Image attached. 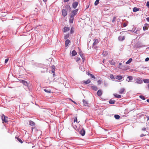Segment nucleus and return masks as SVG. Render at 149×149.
Masks as SVG:
<instances>
[{"label": "nucleus", "mask_w": 149, "mask_h": 149, "mask_svg": "<svg viewBox=\"0 0 149 149\" xmlns=\"http://www.w3.org/2000/svg\"><path fill=\"white\" fill-rule=\"evenodd\" d=\"M104 84L105 85H107V83H106L104 82Z\"/></svg>", "instance_id": "nucleus-60"}, {"label": "nucleus", "mask_w": 149, "mask_h": 149, "mask_svg": "<svg viewBox=\"0 0 149 149\" xmlns=\"http://www.w3.org/2000/svg\"><path fill=\"white\" fill-rule=\"evenodd\" d=\"M110 77L111 79H115L114 76L113 74H110Z\"/></svg>", "instance_id": "nucleus-37"}, {"label": "nucleus", "mask_w": 149, "mask_h": 149, "mask_svg": "<svg viewBox=\"0 0 149 149\" xmlns=\"http://www.w3.org/2000/svg\"><path fill=\"white\" fill-rule=\"evenodd\" d=\"M93 41L94 42L93 44V47L95 49H96L97 48V45L98 43L99 42V40L98 39H94Z\"/></svg>", "instance_id": "nucleus-1"}, {"label": "nucleus", "mask_w": 149, "mask_h": 149, "mask_svg": "<svg viewBox=\"0 0 149 149\" xmlns=\"http://www.w3.org/2000/svg\"><path fill=\"white\" fill-rule=\"evenodd\" d=\"M8 58L6 59L5 61V63H7L8 62Z\"/></svg>", "instance_id": "nucleus-48"}, {"label": "nucleus", "mask_w": 149, "mask_h": 149, "mask_svg": "<svg viewBox=\"0 0 149 149\" xmlns=\"http://www.w3.org/2000/svg\"><path fill=\"white\" fill-rule=\"evenodd\" d=\"M29 125L32 127H33L35 125V123L32 121H29Z\"/></svg>", "instance_id": "nucleus-22"}, {"label": "nucleus", "mask_w": 149, "mask_h": 149, "mask_svg": "<svg viewBox=\"0 0 149 149\" xmlns=\"http://www.w3.org/2000/svg\"><path fill=\"white\" fill-rule=\"evenodd\" d=\"M109 103L111 104H113L115 103V101L114 100H111L109 101Z\"/></svg>", "instance_id": "nucleus-27"}, {"label": "nucleus", "mask_w": 149, "mask_h": 149, "mask_svg": "<svg viewBox=\"0 0 149 149\" xmlns=\"http://www.w3.org/2000/svg\"><path fill=\"white\" fill-rule=\"evenodd\" d=\"M127 78H128L129 80V81H128L129 82V81H131L133 79V77L131 76H128L127 77Z\"/></svg>", "instance_id": "nucleus-26"}, {"label": "nucleus", "mask_w": 149, "mask_h": 149, "mask_svg": "<svg viewBox=\"0 0 149 149\" xmlns=\"http://www.w3.org/2000/svg\"><path fill=\"white\" fill-rule=\"evenodd\" d=\"M80 59V58L79 57H77L76 58V61L77 62H78Z\"/></svg>", "instance_id": "nucleus-45"}, {"label": "nucleus", "mask_w": 149, "mask_h": 149, "mask_svg": "<svg viewBox=\"0 0 149 149\" xmlns=\"http://www.w3.org/2000/svg\"><path fill=\"white\" fill-rule=\"evenodd\" d=\"M83 102L84 105L85 106H86L88 104V103L87 101H86L85 100H83Z\"/></svg>", "instance_id": "nucleus-31"}, {"label": "nucleus", "mask_w": 149, "mask_h": 149, "mask_svg": "<svg viewBox=\"0 0 149 149\" xmlns=\"http://www.w3.org/2000/svg\"><path fill=\"white\" fill-rule=\"evenodd\" d=\"M67 14V11L66 10L63 9L62 10V15L64 17H65Z\"/></svg>", "instance_id": "nucleus-5"}, {"label": "nucleus", "mask_w": 149, "mask_h": 149, "mask_svg": "<svg viewBox=\"0 0 149 149\" xmlns=\"http://www.w3.org/2000/svg\"><path fill=\"white\" fill-rule=\"evenodd\" d=\"M123 26L124 27H125L126 26H127V25L125 23H124L123 24Z\"/></svg>", "instance_id": "nucleus-50"}, {"label": "nucleus", "mask_w": 149, "mask_h": 149, "mask_svg": "<svg viewBox=\"0 0 149 149\" xmlns=\"http://www.w3.org/2000/svg\"><path fill=\"white\" fill-rule=\"evenodd\" d=\"M82 68H83V67L82 66H81L80 67V68H81V70L82 69Z\"/></svg>", "instance_id": "nucleus-55"}, {"label": "nucleus", "mask_w": 149, "mask_h": 149, "mask_svg": "<svg viewBox=\"0 0 149 149\" xmlns=\"http://www.w3.org/2000/svg\"><path fill=\"white\" fill-rule=\"evenodd\" d=\"M149 60V58H148V57H147L145 59V61H148Z\"/></svg>", "instance_id": "nucleus-47"}, {"label": "nucleus", "mask_w": 149, "mask_h": 149, "mask_svg": "<svg viewBox=\"0 0 149 149\" xmlns=\"http://www.w3.org/2000/svg\"><path fill=\"white\" fill-rule=\"evenodd\" d=\"M110 63L112 65H114L115 64V62L113 61V60H112L111 61H109Z\"/></svg>", "instance_id": "nucleus-21"}, {"label": "nucleus", "mask_w": 149, "mask_h": 149, "mask_svg": "<svg viewBox=\"0 0 149 149\" xmlns=\"http://www.w3.org/2000/svg\"><path fill=\"white\" fill-rule=\"evenodd\" d=\"M99 0H96L94 4L95 6H97L99 3Z\"/></svg>", "instance_id": "nucleus-36"}, {"label": "nucleus", "mask_w": 149, "mask_h": 149, "mask_svg": "<svg viewBox=\"0 0 149 149\" xmlns=\"http://www.w3.org/2000/svg\"><path fill=\"white\" fill-rule=\"evenodd\" d=\"M91 82V81L89 79H88L87 81H84V83L86 84H89Z\"/></svg>", "instance_id": "nucleus-33"}, {"label": "nucleus", "mask_w": 149, "mask_h": 149, "mask_svg": "<svg viewBox=\"0 0 149 149\" xmlns=\"http://www.w3.org/2000/svg\"><path fill=\"white\" fill-rule=\"evenodd\" d=\"M74 20V17H71L70 16V17L69 19V22L70 23H72L73 22Z\"/></svg>", "instance_id": "nucleus-13"}, {"label": "nucleus", "mask_w": 149, "mask_h": 149, "mask_svg": "<svg viewBox=\"0 0 149 149\" xmlns=\"http://www.w3.org/2000/svg\"><path fill=\"white\" fill-rule=\"evenodd\" d=\"M139 10V9L136 7H134L133 9V11L134 12H136Z\"/></svg>", "instance_id": "nucleus-28"}, {"label": "nucleus", "mask_w": 149, "mask_h": 149, "mask_svg": "<svg viewBox=\"0 0 149 149\" xmlns=\"http://www.w3.org/2000/svg\"><path fill=\"white\" fill-rule=\"evenodd\" d=\"M114 117L116 119H118L120 118V116L118 115H115L114 116Z\"/></svg>", "instance_id": "nucleus-35"}, {"label": "nucleus", "mask_w": 149, "mask_h": 149, "mask_svg": "<svg viewBox=\"0 0 149 149\" xmlns=\"http://www.w3.org/2000/svg\"><path fill=\"white\" fill-rule=\"evenodd\" d=\"M79 54L81 56L83 59V54L81 52H81H79Z\"/></svg>", "instance_id": "nucleus-41"}, {"label": "nucleus", "mask_w": 149, "mask_h": 149, "mask_svg": "<svg viewBox=\"0 0 149 149\" xmlns=\"http://www.w3.org/2000/svg\"><path fill=\"white\" fill-rule=\"evenodd\" d=\"M78 10V9H76L73 10L71 12L70 16L71 17H74V16L77 14Z\"/></svg>", "instance_id": "nucleus-3"}, {"label": "nucleus", "mask_w": 149, "mask_h": 149, "mask_svg": "<svg viewBox=\"0 0 149 149\" xmlns=\"http://www.w3.org/2000/svg\"><path fill=\"white\" fill-rule=\"evenodd\" d=\"M108 53L106 51H104L102 53V55L104 56H105L107 55Z\"/></svg>", "instance_id": "nucleus-18"}, {"label": "nucleus", "mask_w": 149, "mask_h": 149, "mask_svg": "<svg viewBox=\"0 0 149 149\" xmlns=\"http://www.w3.org/2000/svg\"><path fill=\"white\" fill-rule=\"evenodd\" d=\"M70 40H68V39L66 40L65 41V47H67L68 46V44L70 43Z\"/></svg>", "instance_id": "nucleus-8"}, {"label": "nucleus", "mask_w": 149, "mask_h": 149, "mask_svg": "<svg viewBox=\"0 0 149 149\" xmlns=\"http://www.w3.org/2000/svg\"><path fill=\"white\" fill-rule=\"evenodd\" d=\"M114 96L115 97L118 98H120L121 97V96L120 95H118L117 94H114Z\"/></svg>", "instance_id": "nucleus-17"}, {"label": "nucleus", "mask_w": 149, "mask_h": 149, "mask_svg": "<svg viewBox=\"0 0 149 149\" xmlns=\"http://www.w3.org/2000/svg\"><path fill=\"white\" fill-rule=\"evenodd\" d=\"M1 119L3 121V123H6L8 122V118L7 117L5 116L4 115L2 114L1 116Z\"/></svg>", "instance_id": "nucleus-2"}, {"label": "nucleus", "mask_w": 149, "mask_h": 149, "mask_svg": "<svg viewBox=\"0 0 149 149\" xmlns=\"http://www.w3.org/2000/svg\"><path fill=\"white\" fill-rule=\"evenodd\" d=\"M147 101L148 102H149V99L147 100Z\"/></svg>", "instance_id": "nucleus-59"}, {"label": "nucleus", "mask_w": 149, "mask_h": 149, "mask_svg": "<svg viewBox=\"0 0 149 149\" xmlns=\"http://www.w3.org/2000/svg\"><path fill=\"white\" fill-rule=\"evenodd\" d=\"M91 87L92 89L95 91H96L97 90V88L96 86H92Z\"/></svg>", "instance_id": "nucleus-23"}, {"label": "nucleus", "mask_w": 149, "mask_h": 149, "mask_svg": "<svg viewBox=\"0 0 149 149\" xmlns=\"http://www.w3.org/2000/svg\"><path fill=\"white\" fill-rule=\"evenodd\" d=\"M149 118H148V120Z\"/></svg>", "instance_id": "nucleus-62"}, {"label": "nucleus", "mask_w": 149, "mask_h": 149, "mask_svg": "<svg viewBox=\"0 0 149 149\" xmlns=\"http://www.w3.org/2000/svg\"><path fill=\"white\" fill-rule=\"evenodd\" d=\"M21 82L25 86H27L28 84L27 82L24 80H21Z\"/></svg>", "instance_id": "nucleus-15"}, {"label": "nucleus", "mask_w": 149, "mask_h": 149, "mask_svg": "<svg viewBox=\"0 0 149 149\" xmlns=\"http://www.w3.org/2000/svg\"><path fill=\"white\" fill-rule=\"evenodd\" d=\"M88 74L89 76H90L92 78H93L94 79H95V76L94 75H93L92 74L88 72Z\"/></svg>", "instance_id": "nucleus-25"}, {"label": "nucleus", "mask_w": 149, "mask_h": 149, "mask_svg": "<svg viewBox=\"0 0 149 149\" xmlns=\"http://www.w3.org/2000/svg\"><path fill=\"white\" fill-rule=\"evenodd\" d=\"M15 138L17 139V140H18V141L20 142L21 143H23V142L22 140L21 139H20L18 138L17 137H16Z\"/></svg>", "instance_id": "nucleus-32"}, {"label": "nucleus", "mask_w": 149, "mask_h": 149, "mask_svg": "<svg viewBox=\"0 0 149 149\" xmlns=\"http://www.w3.org/2000/svg\"><path fill=\"white\" fill-rule=\"evenodd\" d=\"M119 68L124 70H126L128 69V68L127 67L125 66H122L121 67L119 66Z\"/></svg>", "instance_id": "nucleus-6"}, {"label": "nucleus", "mask_w": 149, "mask_h": 149, "mask_svg": "<svg viewBox=\"0 0 149 149\" xmlns=\"http://www.w3.org/2000/svg\"><path fill=\"white\" fill-rule=\"evenodd\" d=\"M135 81H136V83L139 84H141L143 82L142 80L140 78L136 79Z\"/></svg>", "instance_id": "nucleus-4"}, {"label": "nucleus", "mask_w": 149, "mask_h": 149, "mask_svg": "<svg viewBox=\"0 0 149 149\" xmlns=\"http://www.w3.org/2000/svg\"><path fill=\"white\" fill-rule=\"evenodd\" d=\"M77 54V53L75 50H74L72 51V56H75Z\"/></svg>", "instance_id": "nucleus-20"}, {"label": "nucleus", "mask_w": 149, "mask_h": 149, "mask_svg": "<svg viewBox=\"0 0 149 149\" xmlns=\"http://www.w3.org/2000/svg\"><path fill=\"white\" fill-rule=\"evenodd\" d=\"M148 88L149 89V84H148Z\"/></svg>", "instance_id": "nucleus-61"}, {"label": "nucleus", "mask_w": 149, "mask_h": 149, "mask_svg": "<svg viewBox=\"0 0 149 149\" xmlns=\"http://www.w3.org/2000/svg\"><path fill=\"white\" fill-rule=\"evenodd\" d=\"M72 125L74 128H76L77 127L75 125H74L73 123H72Z\"/></svg>", "instance_id": "nucleus-46"}, {"label": "nucleus", "mask_w": 149, "mask_h": 149, "mask_svg": "<svg viewBox=\"0 0 149 149\" xmlns=\"http://www.w3.org/2000/svg\"><path fill=\"white\" fill-rule=\"evenodd\" d=\"M69 34H67L64 36V39H67L69 38Z\"/></svg>", "instance_id": "nucleus-34"}, {"label": "nucleus", "mask_w": 149, "mask_h": 149, "mask_svg": "<svg viewBox=\"0 0 149 149\" xmlns=\"http://www.w3.org/2000/svg\"><path fill=\"white\" fill-rule=\"evenodd\" d=\"M146 19L148 22H149V17H147Z\"/></svg>", "instance_id": "nucleus-52"}, {"label": "nucleus", "mask_w": 149, "mask_h": 149, "mask_svg": "<svg viewBox=\"0 0 149 149\" xmlns=\"http://www.w3.org/2000/svg\"><path fill=\"white\" fill-rule=\"evenodd\" d=\"M97 82L98 83V84H101L102 82L101 80H98Z\"/></svg>", "instance_id": "nucleus-44"}, {"label": "nucleus", "mask_w": 149, "mask_h": 149, "mask_svg": "<svg viewBox=\"0 0 149 149\" xmlns=\"http://www.w3.org/2000/svg\"><path fill=\"white\" fill-rule=\"evenodd\" d=\"M122 65V63H119V65Z\"/></svg>", "instance_id": "nucleus-57"}, {"label": "nucleus", "mask_w": 149, "mask_h": 149, "mask_svg": "<svg viewBox=\"0 0 149 149\" xmlns=\"http://www.w3.org/2000/svg\"><path fill=\"white\" fill-rule=\"evenodd\" d=\"M125 39V36H120L118 37V39L120 41H122Z\"/></svg>", "instance_id": "nucleus-9"}, {"label": "nucleus", "mask_w": 149, "mask_h": 149, "mask_svg": "<svg viewBox=\"0 0 149 149\" xmlns=\"http://www.w3.org/2000/svg\"><path fill=\"white\" fill-rule=\"evenodd\" d=\"M77 117L76 116L74 118V123H75V122H76L77 123H79V122L77 121Z\"/></svg>", "instance_id": "nucleus-24"}, {"label": "nucleus", "mask_w": 149, "mask_h": 149, "mask_svg": "<svg viewBox=\"0 0 149 149\" xmlns=\"http://www.w3.org/2000/svg\"><path fill=\"white\" fill-rule=\"evenodd\" d=\"M44 91L45 92H46L49 93H51V92L50 91H48L46 89H44Z\"/></svg>", "instance_id": "nucleus-40"}, {"label": "nucleus", "mask_w": 149, "mask_h": 149, "mask_svg": "<svg viewBox=\"0 0 149 149\" xmlns=\"http://www.w3.org/2000/svg\"><path fill=\"white\" fill-rule=\"evenodd\" d=\"M146 6H148V8H149V2H148L146 4Z\"/></svg>", "instance_id": "nucleus-49"}, {"label": "nucleus", "mask_w": 149, "mask_h": 149, "mask_svg": "<svg viewBox=\"0 0 149 149\" xmlns=\"http://www.w3.org/2000/svg\"><path fill=\"white\" fill-rule=\"evenodd\" d=\"M116 17H113V20H112V22L113 23L114 22H115V21L116 20Z\"/></svg>", "instance_id": "nucleus-42"}, {"label": "nucleus", "mask_w": 149, "mask_h": 149, "mask_svg": "<svg viewBox=\"0 0 149 149\" xmlns=\"http://www.w3.org/2000/svg\"><path fill=\"white\" fill-rule=\"evenodd\" d=\"M132 61V58H130L129 60L126 63V64H128L130 63Z\"/></svg>", "instance_id": "nucleus-29"}, {"label": "nucleus", "mask_w": 149, "mask_h": 149, "mask_svg": "<svg viewBox=\"0 0 149 149\" xmlns=\"http://www.w3.org/2000/svg\"><path fill=\"white\" fill-rule=\"evenodd\" d=\"M143 81L145 83H149V79H145L143 80Z\"/></svg>", "instance_id": "nucleus-30"}, {"label": "nucleus", "mask_w": 149, "mask_h": 149, "mask_svg": "<svg viewBox=\"0 0 149 149\" xmlns=\"http://www.w3.org/2000/svg\"><path fill=\"white\" fill-rule=\"evenodd\" d=\"M78 5V2H74L72 4V6L74 8H75Z\"/></svg>", "instance_id": "nucleus-7"}, {"label": "nucleus", "mask_w": 149, "mask_h": 149, "mask_svg": "<svg viewBox=\"0 0 149 149\" xmlns=\"http://www.w3.org/2000/svg\"><path fill=\"white\" fill-rule=\"evenodd\" d=\"M97 94L98 96H100L102 94V92L101 90H99L97 91Z\"/></svg>", "instance_id": "nucleus-12"}, {"label": "nucleus", "mask_w": 149, "mask_h": 149, "mask_svg": "<svg viewBox=\"0 0 149 149\" xmlns=\"http://www.w3.org/2000/svg\"><path fill=\"white\" fill-rule=\"evenodd\" d=\"M43 1L44 2H46L47 1V0H43Z\"/></svg>", "instance_id": "nucleus-58"}, {"label": "nucleus", "mask_w": 149, "mask_h": 149, "mask_svg": "<svg viewBox=\"0 0 149 149\" xmlns=\"http://www.w3.org/2000/svg\"><path fill=\"white\" fill-rule=\"evenodd\" d=\"M52 73H54L55 69V67L54 65H52Z\"/></svg>", "instance_id": "nucleus-16"}, {"label": "nucleus", "mask_w": 149, "mask_h": 149, "mask_svg": "<svg viewBox=\"0 0 149 149\" xmlns=\"http://www.w3.org/2000/svg\"><path fill=\"white\" fill-rule=\"evenodd\" d=\"M80 134L82 135V136H84L85 134V130L83 129H82L80 131Z\"/></svg>", "instance_id": "nucleus-11"}, {"label": "nucleus", "mask_w": 149, "mask_h": 149, "mask_svg": "<svg viewBox=\"0 0 149 149\" xmlns=\"http://www.w3.org/2000/svg\"><path fill=\"white\" fill-rule=\"evenodd\" d=\"M145 136V135H143V134H141L140 136L141 137H142V136Z\"/></svg>", "instance_id": "nucleus-54"}, {"label": "nucleus", "mask_w": 149, "mask_h": 149, "mask_svg": "<svg viewBox=\"0 0 149 149\" xmlns=\"http://www.w3.org/2000/svg\"><path fill=\"white\" fill-rule=\"evenodd\" d=\"M148 70H149V69Z\"/></svg>", "instance_id": "nucleus-63"}, {"label": "nucleus", "mask_w": 149, "mask_h": 149, "mask_svg": "<svg viewBox=\"0 0 149 149\" xmlns=\"http://www.w3.org/2000/svg\"><path fill=\"white\" fill-rule=\"evenodd\" d=\"M115 78L118 80H121L123 79V77L121 75H117L116 77Z\"/></svg>", "instance_id": "nucleus-10"}, {"label": "nucleus", "mask_w": 149, "mask_h": 149, "mask_svg": "<svg viewBox=\"0 0 149 149\" xmlns=\"http://www.w3.org/2000/svg\"><path fill=\"white\" fill-rule=\"evenodd\" d=\"M69 0H64V2H67Z\"/></svg>", "instance_id": "nucleus-53"}, {"label": "nucleus", "mask_w": 149, "mask_h": 149, "mask_svg": "<svg viewBox=\"0 0 149 149\" xmlns=\"http://www.w3.org/2000/svg\"><path fill=\"white\" fill-rule=\"evenodd\" d=\"M146 129L145 128L143 127L142 129V130L143 131H145Z\"/></svg>", "instance_id": "nucleus-51"}, {"label": "nucleus", "mask_w": 149, "mask_h": 149, "mask_svg": "<svg viewBox=\"0 0 149 149\" xmlns=\"http://www.w3.org/2000/svg\"><path fill=\"white\" fill-rule=\"evenodd\" d=\"M139 97L143 100H145V97L142 95H140L139 96Z\"/></svg>", "instance_id": "nucleus-38"}, {"label": "nucleus", "mask_w": 149, "mask_h": 149, "mask_svg": "<svg viewBox=\"0 0 149 149\" xmlns=\"http://www.w3.org/2000/svg\"><path fill=\"white\" fill-rule=\"evenodd\" d=\"M70 30V28L68 27H65L64 28V32H65Z\"/></svg>", "instance_id": "nucleus-14"}, {"label": "nucleus", "mask_w": 149, "mask_h": 149, "mask_svg": "<svg viewBox=\"0 0 149 149\" xmlns=\"http://www.w3.org/2000/svg\"><path fill=\"white\" fill-rule=\"evenodd\" d=\"M74 32V28L73 27H72L70 30V33L72 34Z\"/></svg>", "instance_id": "nucleus-39"}, {"label": "nucleus", "mask_w": 149, "mask_h": 149, "mask_svg": "<svg viewBox=\"0 0 149 149\" xmlns=\"http://www.w3.org/2000/svg\"><path fill=\"white\" fill-rule=\"evenodd\" d=\"M148 28L146 26H145L143 27V29L144 31H145L148 29Z\"/></svg>", "instance_id": "nucleus-43"}, {"label": "nucleus", "mask_w": 149, "mask_h": 149, "mask_svg": "<svg viewBox=\"0 0 149 149\" xmlns=\"http://www.w3.org/2000/svg\"><path fill=\"white\" fill-rule=\"evenodd\" d=\"M125 89L124 88L121 89L119 92V93L120 94H122L124 91Z\"/></svg>", "instance_id": "nucleus-19"}, {"label": "nucleus", "mask_w": 149, "mask_h": 149, "mask_svg": "<svg viewBox=\"0 0 149 149\" xmlns=\"http://www.w3.org/2000/svg\"><path fill=\"white\" fill-rule=\"evenodd\" d=\"M104 60H104V59H103V61H102V62H103V63H104Z\"/></svg>", "instance_id": "nucleus-56"}]
</instances>
